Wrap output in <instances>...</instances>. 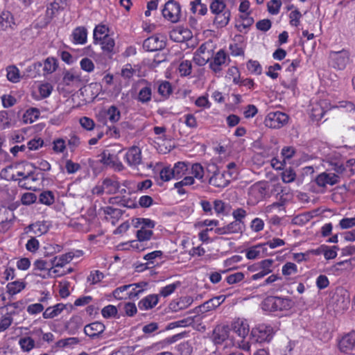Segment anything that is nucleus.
Returning <instances> with one entry per match:
<instances>
[{
	"mask_svg": "<svg viewBox=\"0 0 355 355\" xmlns=\"http://www.w3.org/2000/svg\"><path fill=\"white\" fill-rule=\"evenodd\" d=\"M230 329L239 338V340H235L234 338L230 340V344L243 350L249 351L250 345L245 340L250 332V325L248 320L245 318H236L232 322Z\"/></svg>",
	"mask_w": 355,
	"mask_h": 355,
	"instance_id": "1",
	"label": "nucleus"
},
{
	"mask_svg": "<svg viewBox=\"0 0 355 355\" xmlns=\"http://www.w3.org/2000/svg\"><path fill=\"white\" fill-rule=\"evenodd\" d=\"M133 226L138 229L136 236L138 239L148 241L151 239L155 226V221L149 218H137L132 220Z\"/></svg>",
	"mask_w": 355,
	"mask_h": 355,
	"instance_id": "2",
	"label": "nucleus"
},
{
	"mask_svg": "<svg viewBox=\"0 0 355 355\" xmlns=\"http://www.w3.org/2000/svg\"><path fill=\"white\" fill-rule=\"evenodd\" d=\"M121 187V183L116 177L106 178L101 184H98L92 189V193L95 195L114 194Z\"/></svg>",
	"mask_w": 355,
	"mask_h": 355,
	"instance_id": "3",
	"label": "nucleus"
},
{
	"mask_svg": "<svg viewBox=\"0 0 355 355\" xmlns=\"http://www.w3.org/2000/svg\"><path fill=\"white\" fill-rule=\"evenodd\" d=\"M230 329L227 325H217L213 330L211 339L215 345H222L225 343L226 345H232L230 340H233L230 336Z\"/></svg>",
	"mask_w": 355,
	"mask_h": 355,
	"instance_id": "4",
	"label": "nucleus"
},
{
	"mask_svg": "<svg viewBox=\"0 0 355 355\" xmlns=\"http://www.w3.org/2000/svg\"><path fill=\"white\" fill-rule=\"evenodd\" d=\"M163 17L172 23L180 21L181 17V6L175 0L168 1L162 9Z\"/></svg>",
	"mask_w": 355,
	"mask_h": 355,
	"instance_id": "5",
	"label": "nucleus"
},
{
	"mask_svg": "<svg viewBox=\"0 0 355 355\" xmlns=\"http://www.w3.org/2000/svg\"><path fill=\"white\" fill-rule=\"evenodd\" d=\"M288 121V116L282 112H269L264 121L266 126L270 128L278 129L283 127Z\"/></svg>",
	"mask_w": 355,
	"mask_h": 355,
	"instance_id": "6",
	"label": "nucleus"
},
{
	"mask_svg": "<svg viewBox=\"0 0 355 355\" xmlns=\"http://www.w3.org/2000/svg\"><path fill=\"white\" fill-rule=\"evenodd\" d=\"M266 194V184L263 182H257L248 189V203L255 205L262 200Z\"/></svg>",
	"mask_w": 355,
	"mask_h": 355,
	"instance_id": "7",
	"label": "nucleus"
},
{
	"mask_svg": "<svg viewBox=\"0 0 355 355\" xmlns=\"http://www.w3.org/2000/svg\"><path fill=\"white\" fill-rule=\"evenodd\" d=\"M272 328L266 324H260L252 329L251 334L253 339L258 343L270 342L272 338Z\"/></svg>",
	"mask_w": 355,
	"mask_h": 355,
	"instance_id": "8",
	"label": "nucleus"
},
{
	"mask_svg": "<svg viewBox=\"0 0 355 355\" xmlns=\"http://www.w3.org/2000/svg\"><path fill=\"white\" fill-rule=\"evenodd\" d=\"M123 159L131 168L137 169L142 163L141 149L137 146L129 148L123 156Z\"/></svg>",
	"mask_w": 355,
	"mask_h": 355,
	"instance_id": "9",
	"label": "nucleus"
},
{
	"mask_svg": "<svg viewBox=\"0 0 355 355\" xmlns=\"http://www.w3.org/2000/svg\"><path fill=\"white\" fill-rule=\"evenodd\" d=\"M138 85L139 88L135 99L141 104H148L152 99V84L146 80H141L138 83Z\"/></svg>",
	"mask_w": 355,
	"mask_h": 355,
	"instance_id": "10",
	"label": "nucleus"
},
{
	"mask_svg": "<svg viewBox=\"0 0 355 355\" xmlns=\"http://www.w3.org/2000/svg\"><path fill=\"white\" fill-rule=\"evenodd\" d=\"M228 56L223 50H219L209 62L210 69L216 75L220 76L223 67L227 65Z\"/></svg>",
	"mask_w": 355,
	"mask_h": 355,
	"instance_id": "11",
	"label": "nucleus"
},
{
	"mask_svg": "<svg viewBox=\"0 0 355 355\" xmlns=\"http://www.w3.org/2000/svg\"><path fill=\"white\" fill-rule=\"evenodd\" d=\"M166 46V37L162 35H155L146 39L143 47L147 51H156L163 49Z\"/></svg>",
	"mask_w": 355,
	"mask_h": 355,
	"instance_id": "12",
	"label": "nucleus"
},
{
	"mask_svg": "<svg viewBox=\"0 0 355 355\" xmlns=\"http://www.w3.org/2000/svg\"><path fill=\"white\" fill-rule=\"evenodd\" d=\"M101 162L103 165L109 166L117 172L122 171L125 169L124 165L119 160V157L108 151L103 152L101 155Z\"/></svg>",
	"mask_w": 355,
	"mask_h": 355,
	"instance_id": "13",
	"label": "nucleus"
},
{
	"mask_svg": "<svg viewBox=\"0 0 355 355\" xmlns=\"http://www.w3.org/2000/svg\"><path fill=\"white\" fill-rule=\"evenodd\" d=\"M331 65L337 69L343 70L349 62V54L345 51L332 52L330 55Z\"/></svg>",
	"mask_w": 355,
	"mask_h": 355,
	"instance_id": "14",
	"label": "nucleus"
},
{
	"mask_svg": "<svg viewBox=\"0 0 355 355\" xmlns=\"http://www.w3.org/2000/svg\"><path fill=\"white\" fill-rule=\"evenodd\" d=\"M338 347L345 354H351L355 350V331L343 336L338 343Z\"/></svg>",
	"mask_w": 355,
	"mask_h": 355,
	"instance_id": "15",
	"label": "nucleus"
},
{
	"mask_svg": "<svg viewBox=\"0 0 355 355\" xmlns=\"http://www.w3.org/2000/svg\"><path fill=\"white\" fill-rule=\"evenodd\" d=\"M243 229V221L234 220L224 227L216 228L214 232L218 235L236 234L241 233Z\"/></svg>",
	"mask_w": 355,
	"mask_h": 355,
	"instance_id": "16",
	"label": "nucleus"
},
{
	"mask_svg": "<svg viewBox=\"0 0 355 355\" xmlns=\"http://www.w3.org/2000/svg\"><path fill=\"white\" fill-rule=\"evenodd\" d=\"M105 330V326L101 322H94L87 324L84 328V333L92 339L99 338Z\"/></svg>",
	"mask_w": 355,
	"mask_h": 355,
	"instance_id": "17",
	"label": "nucleus"
},
{
	"mask_svg": "<svg viewBox=\"0 0 355 355\" xmlns=\"http://www.w3.org/2000/svg\"><path fill=\"white\" fill-rule=\"evenodd\" d=\"M51 263H48L44 259H37L33 264V271L34 275L43 279L49 278V270Z\"/></svg>",
	"mask_w": 355,
	"mask_h": 355,
	"instance_id": "18",
	"label": "nucleus"
},
{
	"mask_svg": "<svg viewBox=\"0 0 355 355\" xmlns=\"http://www.w3.org/2000/svg\"><path fill=\"white\" fill-rule=\"evenodd\" d=\"M49 229V225L47 221H37L34 223L30 224L25 229L27 234H32L33 235L40 236L46 234Z\"/></svg>",
	"mask_w": 355,
	"mask_h": 355,
	"instance_id": "19",
	"label": "nucleus"
},
{
	"mask_svg": "<svg viewBox=\"0 0 355 355\" xmlns=\"http://www.w3.org/2000/svg\"><path fill=\"white\" fill-rule=\"evenodd\" d=\"M266 244L259 243L245 250V257L248 259H256L263 257L267 254Z\"/></svg>",
	"mask_w": 355,
	"mask_h": 355,
	"instance_id": "20",
	"label": "nucleus"
},
{
	"mask_svg": "<svg viewBox=\"0 0 355 355\" xmlns=\"http://www.w3.org/2000/svg\"><path fill=\"white\" fill-rule=\"evenodd\" d=\"M230 181L224 172L216 171L209 178V183L216 187L224 188L230 184Z\"/></svg>",
	"mask_w": 355,
	"mask_h": 355,
	"instance_id": "21",
	"label": "nucleus"
},
{
	"mask_svg": "<svg viewBox=\"0 0 355 355\" xmlns=\"http://www.w3.org/2000/svg\"><path fill=\"white\" fill-rule=\"evenodd\" d=\"M15 219L14 214L10 210H5L0 216V233H5L13 225Z\"/></svg>",
	"mask_w": 355,
	"mask_h": 355,
	"instance_id": "22",
	"label": "nucleus"
},
{
	"mask_svg": "<svg viewBox=\"0 0 355 355\" xmlns=\"http://www.w3.org/2000/svg\"><path fill=\"white\" fill-rule=\"evenodd\" d=\"M191 37V32L187 28H177L170 32V38L176 42H184Z\"/></svg>",
	"mask_w": 355,
	"mask_h": 355,
	"instance_id": "23",
	"label": "nucleus"
},
{
	"mask_svg": "<svg viewBox=\"0 0 355 355\" xmlns=\"http://www.w3.org/2000/svg\"><path fill=\"white\" fill-rule=\"evenodd\" d=\"M87 30L84 26H78L71 35V42L74 44H85L87 41Z\"/></svg>",
	"mask_w": 355,
	"mask_h": 355,
	"instance_id": "24",
	"label": "nucleus"
},
{
	"mask_svg": "<svg viewBox=\"0 0 355 355\" xmlns=\"http://www.w3.org/2000/svg\"><path fill=\"white\" fill-rule=\"evenodd\" d=\"M159 302V295L150 294L142 298L138 302V307L141 311H148L153 309Z\"/></svg>",
	"mask_w": 355,
	"mask_h": 355,
	"instance_id": "25",
	"label": "nucleus"
},
{
	"mask_svg": "<svg viewBox=\"0 0 355 355\" xmlns=\"http://www.w3.org/2000/svg\"><path fill=\"white\" fill-rule=\"evenodd\" d=\"M339 177L335 173H322L318 175L315 179L317 184L324 187L327 184L334 185L338 182Z\"/></svg>",
	"mask_w": 355,
	"mask_h": 355,
	"instance_id": "26",
	"label": "nucleus"
},
{
	"mask_svg": "<svg viewBox=\"0 0 355 355\" xmlns=\"http://www.w3.org/2000/svg\"><path fill=\"white\" fill-rule=\"evenodd\" d=\"M188 175L190 177H193V179L198 180L200 182H205V171L202 166L199 163L189 164Z\"/></svg>",
	"mask_w": 355,
	"mask_h": 355,
	"instance_id": "27",
	"label": "nucleus"
},
{
	"mask_svg": "<svg viewBox=\"0 0 355 355\" xmlns=\"http://www.w3.org/2000/svg\"><path fill=\"white\" fill-rule=\"evenodd\" d=\"M105 118L111 123H116L121 119V111L116 105H111L103 111Z\"/></svg>",
	"mask_w": 355,
	"mask_h": 355,
	"instance_id": "28",
	"label": "nucleus"
},
{
	"mask_svg": "<svg viewBox=\"0 0 355 355\" xmlns=\"http://www.w3.org/2000/svg\"><path fill=\"white\" fill-rule=\"evenodd\" d=\"M231 18V11H226L223 14L214 15L213 19V26L217 28H223L227 26Z\"/></svg>",
	"mask_w": 355,
	"mask_h": 355,
	"instance_id": "29",
	"label": "nucleus"
},
{
	"mask_svg": "<svg viewBox=\"0 0 355 355\" xmlns=\"http://www.w3.org/2000/svg\"><path fill=\"white\" fill-rule=\"evenodd\" d=\"M15 26V22L11 12L9 11L2 12L0 15V28L2 30L12 29Z\"/></svg>",
	"mask_w": 355,
	"mask_h": 355,
	"instance_id": "30",
	"label": "nucleus"
},
{
	"mask_svg": "<svg viewBox=\"0 0 355 355\" xmlns=\"http://www.w3.org/2000/svg\"><path fill=\"white\" fill-rule=\"evenodd\" d=\"M130 286L128 291V299L137 298L141 294L145 291V288L147 286L146 282H139L137 284H128Z\"/></svg>",
	"mask_w": 355,
	"mask_h": 355,
	"instance_id": "31",
	"label": "nucleus"
},
{
	"mask_svg": "<svg viewBox=\"0 0 355 355\" xmlns=\"http://www.w3.org/2000/svg\"><path fill=\"white\" fill-rule=\"evenodd\" d=\"M111 204H118L120 206H123L127 208H135L137 207L136 201L130 197H113L109 200Z\"/></svg>",
	"mask_w": 355,
	"mask_h": 355,
	"instance_id": "32",
	"label": "nucleus"
},
{
	"mask_svg": "<svg viewBox=\"0 0 355 355\" xmlns=\"http://www.w3.org/2000/svg\"><path fill=\"white\" fill-rule=\"evenodd\" d=\"M67 5V0H52L47 7V14L53 17L60 10L64 9Z\"/></svg>",
	"mask_w": 355,
	"mask_h": 355,
	"instance_id": "33",
	"label": "nucleus"
},
{
	"mask_svg": "<svg viewBox=\"0 0 355 355\" xmlns=\"http://www.w3.org/2000/svg\"><path fill=\"white\" fill-rule=\"evenodd\" d=\"M65 309V305L62 303L49 306L43 312L42 316L44 319H51L59 315Z\"/></svg>",
	"mask_w": 355,
	"mask_h": 355,
	"instance_id": "34",
	"label": "nucleus"
},
{
	"mask_svg": "<svg viewBox=\"0 0 355 355\" xmlns=\"http://www.w3.org/2000/svg\"><path fill=\"white\" fill-rule=\"evenodd\" d=\"M210 11L214 15L223 14L230 11L223 0H213L209 6Z\"/></svg>",
	"mask_w": 355,
	"mask_h": 355,
	"instance_id": "35",
	"label": "nucleus"
},
{
	"mask_svg": "<svg viewBox=\"0 0 355 355\" xmlns=\"http://www.w3.org/2000/svg\"><path fill=\"white\" fill-rule=\"evenodd\" d=\"M172 168L174 179H180L188 174L189 164L184 162H178L174 164Z\"/></svg>",
	"mask_w": 355,
	"mask_h": 355,
	"instance_id": "36",
	"label": "nucleus"
},
{
	"mask_svg": "<svg viewBox=\"0 0 355 355\" xmlns=\"http://www.w3.org/2000/svg\"><path fill=\"white\" fill-rule=\"evenodd\" d=\"M26 283L22 280H17L7 284V293L10 295H15L20 293L26 288Z\"/></svg>",
	"mask_w": 355,
	"mask_h": 355,
	"instance_id": "37",
	"label": "nucleus"
},
{
	"mask_svg": "<svg viewBox=\"0 0 355 355\" xmlns=\"http://www.w3.org/2000/svg\"><path fill=\"white\" fill-rule=\"evenodd\" d=\"M40 115V112L37 108L31 107L26 110L23 114V121L24 123H32L37 121Z\"/></svg>",
	"mask_w": 355,
	"mask_h": 355,
	"instance_id": "38",
	"label": "nucleus"
},
{
	"mask_svg": "<svg viewBox=\"0 0 355 355\" xmlns=\"http://www.w3.org/2000/svg\"><path fill=\"white\" fill-rule=\"evenodd\" d=\"M95 44H99L101 47V49L107 53H110L113 51L114 47L115 46V42L113 37L110 35L108 36L102 38L98 42L94 43Z\"/></svg>",
	"mask_w": 355,
	"mask_h": 355,
	"instance_id": "39",
	"label": "nucleus"
},
{
	"mask_svg": "<svg viewBox=\"0 0 355 355\" xmlns=\"http://www.w3.org/2000/svg\"><path fill=\"white\" fill-rule=\"evenodd\" d=\"M193 302L190 297H184L180 298L177 302H173L170 304V308L173 311H178L189 306Z\"/></svg>",
	"mask_w": 355,
	"mask_h": 355,
	"instance_id": "40",
	"label": "nucleus"
},
{
	"mask_svg": "<svg viewBox=\"0 0 355 355\" xmlns=\"http://www.w3.org/2000/svg\"><path fill=\"white\" fill-rule=\"evenodd\" d=\"M145 242L146 241L144 240H140L137 239V240H132L125 243L123 244V245L125 246L124 249L125 250L132 249L135 251L141 252L148 248L147 244Z\"/></svg>",
	"mask_w": 355,
	"mask_h": 355,
	"instance_id": "41",
	"label": "nucleus"
},
{
	"mask_svg": "<svg viewBox=\"0 0 355 355\" xmlns=\"http://www.w3.org/2000/svg\"><path fill=\"white\" fill-rule=\"evenodd\" d=\"M191 11L193 14L204 16L207 12V7L201 0H193L190 2Z\"/></svg>",
	"mask_w": 355,
	"mask_h": 355,
	"instance_id": "42",
	"label": "nucleus"
},
{
	"mask_svg": "<svg viewBox=\"0 0 355 355\" xmlns=\"http://www.w3.org/2000/svg\"><path fill=\"white\" fill-rule=\"evenodd\" d=\"M109 35V28L103 24L97 25L94 30V43Z\"/></svg>",
	"mask_w": 355,
	"mask_h": 355,
	"instance_id": "43",
	"label": "nucleus"
},
{
	"mask_svg": "<svg viewBox=\"0 0 355 355\" xmlns=\"http://www.w3.org/2000/svg\"><path fill=\"white\" fill-rule=\"evenodd\" d=\"M277 297H268L261 304V308L265 311L274 312L277 311Z\"/></svg>",
	"mask_w": 355,
	"mask_h": 355,
	"instance_id": "44",
	"label": "nucleus"
},
{
	"mask_svg": "<svg viewBox=\"0 0 355 355\" xmlns=\"http://www.w3.org/2000/svg\"><path fill=\"white\" fill-rule=\"evenodd\" d=\"M223 172L230 180L236 179L239 173V166L234 162H230Z\"/></svg>",
	"mask_w": 355,
	"mask_h": 355,
	"instance_id": "45",
	"label": "nucleus"
},
{
	"mask_svg": "<svg viewBox=\"0 0 355 355\" xmlns=\"http://www.w3.org/2000/svg\"><path fill=\"white\" fill-rule=\"evenodd\" d=\"M40 203L50 206L55 202V195L51 191H44L39 196Z\"/></svg>",
	"mask_w": 355,
	"mask_h": 355,
	"instance_id": "46",
	"label": "nucleus"
},
{
	"mask_svg": "<svg viewBox=\"0 0 355 355\" xmlns=\"http://www.w3.org/2000/svg\"><path fill=\"white\" fill-rule=\"evenodd\" d=\"M297 272V266L295 263L293 262H286L282 266V273L286 277L295 275Z\"/></svg>",
	"mask_w": 355,
	"mask_h": 355,
	"instance_id": "47",
	"label": "nucleus"
},
{
	"mask_svg": "<svg viewBox=\"0 0 355 355\" xmlns=\"http://www.w3.org/2000/svg\"><path fill=\"white\" fill-rule=\"evenodd\" d=\"M42 65L44 73H52L56 70L58 67L57 60L53 57H49L44 61Z\"/></svg>",
	"mask_w": 355,
	"mask_h": 355,
	"instance_id": "48",
	"label": "nucleus"
},
{
	"mask_svg": "<svg viewBox=\"0 0 355 355\" xmlns=\"http://www.w3.org/2000/svg\"><path fill=\"white\" fill-rule=\"evenodd\" d=\"M79 76L71 71H67L65 73L62 79L63 84L70 87L76 85L79 83Z\"/></svg>",
	"mask_w": 355,
	"mask_h": 355,
	"instance_id": "49",
	"label": "nucleus"
},
{
	"mask_svg": "<svg viewBox=\"0 0 355 355\" xmlns=\"http://www.w3.org/2000/svg\"><path fill=\"white\" fill-rule=\"evenodd\" d=\"M19 345L23 352H28L35 347V343L32 338L27 336L20 338Z\"/></svg>",
	"mask_w": 355,
	"mask_h": 355,
	"instance_id": "50",
	"label": "nucleus"
},
{
	"mask_svg": "<svg viewBox=\"0 0 355 355\" xmlns=\"http://www.w3.org/2000/svg\"><path fill=\"white\" fill-rule=\"evenodd\" d=\"M180 121H182L187 128L191 129H196L198 126L197 119L193 114H185L180 119Z\"/></svg>",
	"mask_w": 355,
	"mask_h": 355,
	"instance_id": "51",
	"label": "nucleus"
},
{
	"mask_svg": "<svg viewBox=\"0 0 355 355\" xmlns=\"http://www.w3.org/2000/svg\"><path fill=\"white\" fill-rule=\"evenodd\" d=\"M71 261L70 255L68 252L64 254L55 257L51 262L53 266L62 268Z\"/></svg>",
	"mask_w": 355,
	"mask_h": 355,
	"instance_id": "52",
	"label": "nucleus"
},
{
	"mask_svg": "<svg viewBox=\"0 0 355 355\" xmlns=\"http://www.w3.org/2000/svg\"><path fill=\"white\" fill-rule=\"evenodd\" d=\"M324 102H320L319 104H315L313 105L311 109V116L316 121H319L322 119L326 111L322 107V104H324Z\"/></svg>",
	"mask_w": 355,
	"mask_h": 355,
	"instance_id": "53",
	"label": "nucleus"
},
{
	"mask_svg": "<svg viewBox=\"0 0 355 355\" xmlns=\"http://www.w3.org/2000/svg\"><path fill=\"white\" fill-rule=\"evenodd\" d=\"M293 306V301L288 297H277V311L289 310Z\"/></svg>",
	"mask_w": 355,
	"mask_h": 355,
	"instance_id": "54",
	"label": "nucleus"
},
{
	"mask_svg": "<svg viewBox=\"0 0 355 355\" xmlns=\"http://www.w3.org/2000/svg\"><path fill=\"white\" fill-rule=\"evenodd\" d=\"M181 284L180 282H176L162 287L159 290V295L164 297H166L171 295L175 292V291L180 286Z\"/></svg>",
	"mask_w": 355,
	"mask_h": 355,
	"instance_id": "55",
	"label": "nucleus"
},
{
	"mask_svg": "<svg viewBox=\"0 0 355 355\" xmlns=\"http://www.w3.org/2000/svg\"><path fill=\"white\" fill-rule=\"evenodd\" d=\"M195 183V180L193 177L186 176L180 182H176L174 184V187L178 189V192L179 194L182 195L185 193L184 189H182L183 186H189L192 185Z\"/></svg>",
	"mask_w": 355,
	"mask_h": 355,
	"instance_id": "56",
	"label": "nucleus"
},
{
	"mask_svg": "<svg viewBox=\"0 0 355 355\" xmlns=\"http://www.w3.org/2000/svg\"><path fill=\"white\" fill-rule=\"evenodd\" d=\"M172 87L169 82L162 81L159 84L157 92L164 98H168L172 93Z\"/></svg>",
	"mask_w": 355,
	"mask_h": 355,
	"instance_id": "57",
	"label": "nucleus"
},
{
	"mask_svg": "<svg viewBox=\"0 0 355 355\" xmlns=\"http://www.w3.org/2000/svg\"><path fill=\"white\" fill-rule=\"evenodd\" d=\"M338 250V247L336 245H322V254L327 260L333 259L336 258L337 256Z\"/></svg>",
	"mask_w": 355,
	"mask_h": 355,
	"instance_id": "58",
	"label": "nucleus"
},
{
	"mask_svg": "<svg viewBox=\"0 0 355 355\" xmlns=\"http://www.w3.org/2000/svg\"><path fill=\"white\" fill-rule=\"evenodd\" d=\"M7 78L12 83H18L20 80L19 69L15 66H9L6 68Z\"/></svg>",
	"mask_w": 355,
	"mask_h": 355,
	"instance_id": "59",
	"label": "nucleus"
},
{
	"mask_svg": "<svg viewBox=\"0 0 355 355\" xmlns=\"http://www.w3.org/2000/svg\"><path fill=\"white\" fill-rule=\"evenodd\" d=\"M246 67L248 71L254 75H261L262 73V67L257 60H250Z\"/></svg>",
	"mask_w": 355,
	"mask_h": 355,
	"instance_id": "60",
	"label": "nucleus"
},
{
	"mask_svg": "<svg viewBox=\"0 0 355 355\" xmlns=\"http://www.w3.org/2000/svg\"><path fill=\"white\" fill-rule=\"evenodd\" d=\"M53 89V85L49 83H44L38 87V92L42 98L49 97Z\"/></svg>",
	"mask_w": 355,
	"mask_h": 355,
	"instance_id": "61",
	"label": "nucleus"
},
{
	"mask_svg": "<svg viewBox=\"0 0 355 355\" xmlns=\"http://www.w3.org/2000/svg\"><path fill=\"white\" fill-rule=\"evenodd\" d=\"M130 286L124 285L116 288L113 291L112 295L117 300H123L128 298V291Z\"/></svg>",
	"mask_w": 355,
	"mask_h": 355,
	"instance_id": "62",
	"label": "nucleus"
},
{
	"mask_svg": "<svg viewBox=\"0 0 355 355\" xmlns=\"http://www.w3.org/2000/svg\"><path fill=\"white\" fill-rule=\"evenodd\" d=\"M288 17L291 26L297 27L300 24V19L302 15L298 9L295 8L292 10Z\"/></svg>",
	"mask_w": 355,
	"mask_h": 355,
	"instance_id": "63",
	"label": "nucleus"
},
{
	"mask_svg": "<svg viewBox=\"0 0 355 355\" xmlns=\"http://www.w3.org/2000/svg\"><path fill=\"white\" fill-rule=\"evenodd\" d=\"M192 64L189 60H183L179 65L178 71L181 76H189L191 73Z\"/></svg>",
	"mask_w": 355,
	"mask_h": 355,
	"instance_id": "64",
	"label": "nucleus"
}]
</instances>
